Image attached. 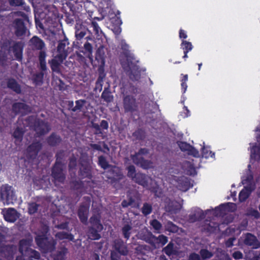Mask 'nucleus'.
Masks as SVG:
<instances>
[{
  "label": "nucleus",
  "mask_w": 260,
  "mask_h": 260,
  "mask_svg": "<svg viewBox=\"0 0 260 260\" xmlns=\"http://www.w3.org/2000/svg\"><path fill=\"white\" fill-rule=\"evenodd\" d=\"M133 181L138 184L143 186L144 187L151 190V191L154 192L157 197H159L161 193V191L156 182L151 177L144 174L141 173H137V175Z\"/></svg>",
  "instance_id": "1"
},
{
  "label": "nucleus",
  "mask_w": 260,
  "mask_h": 260,
  "mask_svg": "<svg viewBox=\"0 0 260 260\" xmlns=\"http://www.w3.org/2000/svg\"><path fill=\"white\" fill-rule=\"evenodd\" d=\"M35 240L44 252H51L55 249L56 242L52 237H41L40 233L35 238Z\"/></svg>",
  "instance_id": "2"
},
{
  "label": "nucleus",
  "mask_w": 260,
  "mask_h": 260,
  "mask_svg": "<svg viewBox=\"0 0 260 260\" xmlns=\"http://www.w3.org/2000/svg\"><path fill=\"white\" fill-rule=\"evenodd\" d=\"M1 198L4 201V204L10 205L14 203L15 197L11 186L5 185L2 187Z\"/></svg>",
  "instance_id": "3"
},
{
  "label": "nucleus",
  "mask_w": 260,
  "mask_h": 260,
  "mask_svg": "<svg viewBox=\"0 0 260 260\" xmlns=\"http://www.w3.org/2000/svg\"><path fill=\"white\" fill-rule=\"evenodd\" d=\"M66 169L64 164L60 162L57 161L52 169V175L56 181L63 183L64 182L66 176L63 171Z\"/></svg>",
  "instance_id": "4"
},
{
  "label": "nucleus",
  "mask_w": 260,
  "mask_h": 260,
  "mask_svg": "<svg viewBox=\"0 0 260 260\" xmlns=\"http://www.w3.org/2000/svg\"><path fill=\"white\" fill-rule=\"evenodd\" d=\"M242 241L243 244L253 249L260 248V241L257 237L250 233H247L243 235Z\"/></svg>",
  "instance_id": "5"
},
{
  "label": "nucleus",
  "mask_w": 260,
  "mask_h": 260,
  "mask_svg": "<svg viewBox=\"0 0 260 260\" xmlns=\"http://www.w3.org/2000/svg\"><path fill=\"white\" fill-rule=\"evenodd\" d=\"M16 250L17 248L15 246L3 244L0 246V255L7 260H12Z\"/></svg>",
  "instance_id": "6"
},
{
  "label": "nucleus",
  "mask_w": 260,
  "mask_h": 260,
  "mask_svg": "<svg viewBox=\"0 0 260 260\" xmlns=\"http://www.w3.org/2000/svg\"><path fill=\"white\" fill-rule=\"evenodd\" d=\"M123 68L132 80H138L140 79V73L137 66L131 62L127 65L124 64Z\"/></svg>",
  "instance_id": "7"
},
{
  "label": "nucleus",
  "mask_w": 260,
  "mask_h": 260,
  "mask_svg": "<svg viewBox=\"0 0 260 260\" xmlns=\"http://www.w3.org/2000/svg\"><path fill=\"white\" fill-rule=\"evenodd\" d=\"M34 129L38 136L47 134L50 129L47 123L43 120H37L34 124Z\"/></svg>",
  "instance_id": "8"
},
{
  "label": "nucleus",
  "mask_w": 260,
  "mask_h": 260,
  "mask_svg": "<svg viewBox=\"0 0 260 260\" xmlns=\"http://www.w3.org/2000/svg\"><path fill=\"white\" fill-rule=\"evenodd\" d=\"M123 103L125 112H132L137 110V105L136 100L132 96H125L123 98Z\"/></svg>",
  "instance_id": "9"
},
{
  "label": "nucleus",
  "mask_w": 260,
  "mask_h": 260,
  "mask_svg": "<svg viewBox=\"0 0 260 260\" xmlns=\"http://www.w3.org/2000/svg\"><path fill=\"white\" fill-rule=\"evenodd\" d=\"M165 208L167 212L176 213L182 208V205L175 201H171L169 198L165 200Z\"/></svg>",
  "instance_id": "10"
},
{
  "label": "nucleus",
  "mask_w": 260,
  "mask_h": 260,
  "mask_svg": "<svg viewBox=\"0 0 260 260\" xmlns=\"http://www.w3.org/2000/svg\"><path fill=\"white\" fill-rule=\"evenodd\" d=\"M65 59L66 58L56 55L53 59L49 61L53 72H55L57 74L61 73V64Z\"/></svg>",
  "instance_id": "11"
},
{
  "label": "nucleus",
  "mask_w": 260,
  "mask_h": 260,
  "mask_svg": "<svg viewBox=\"0 0 260 260\" xmlns=\"http://www.w3.org/2000/svg\"><path fill=\"white\" fill-rule=\"evenodd\" d=\"M113 247L115 249L114 251H116L118 254L126 255L128 253L127 246L120 239H115L113 241Z\"/></svg>",
  "instance_id": "12"
},
{
  "label": "nucleus",
  "mask_w": 260,
  "mask_h": 260,
  "mask_svg": "<svg viewBox=\"0 0 260 260\" xmlns=\"http://www.w3.org/2000/svg\"><path fill=\"white\" fill-rule=\"evenodd\" d=\"M13 111L16 114L24 115L30 112V108L23 103H17L13 105Z\"/></svg>",
  "instance_id": "13"
},
{
  "label": "nucleus",
  "mask_w": 260,
  "mask_h": 260,
  "mask_svg": "<svg viewBox=\"0 0 260 260\" xmlns=\"http://www.w3.org/2000/svg\"><path fill=\"white\" fill-rule=\"evenodd\" d=\"M13 25L15 29V34L17 36H22L25 33L26 28L21 19H16L13 22Z\"/></svg>",
  "instance_id": "14"
},
{
  "label": "nucleus",
  "mask_w": 260,
  "mask_h": 260,
  "mask_svg": "<svg viewBox=\"0 0 260 260\" xmlns=\"http://www.w3.org/2000/svg\"><path fill=\"white\" fill-rule=\"evenodd\" d=\"M69 44L66 37L63 40L59 41L57 47V54L56 55L66 58L68 56V51L66 47Z\"/></svg>",
  "instance_id": "15"
},
{
  "label": "nucleus",
  "mask_w": 260,
  "mask_h": 260,
  "mask_svg": "<svg viewBox=\"0 0 260 260\" xmlns=\"http://www.w3.org/2000/svg\"><path fill=\"white\" fill-rule=\"evenodd\" d=\"M88 212L89 206L88 205H81L78 211V215L80 221L85 224H87Z\"/></svg>",
  "instance_id": "16"
},
{
  "label": "nucleus",
  "mask_w": 260,
  "mask_h": 260,
  "mask_svg": "<svg viewBox=\"0 0 260 260\" xmlns=\"http://www.w3.org/2000/svg\"><path fill=\"white\" fill-rule=\"evenodd\" d=\"M2 213L6 220L13 222L18 218L17 211L13 208L3 210Z\"/></svg>",
  "instance_id": "17"
},
{
  "label": "nucleus",
  "mask_w": 260,
  "mask_h": 260,
  "mask_svg": "<svg viewBox=\"0 0 260 260\" xmlns=\"http://www.w3.org/2000/svg\"><path fill=\"white\" fill-rule=\"evenodd\" d=\"M41 148L42 145L39 142L32 143L27 149L28 156L31 158H34L38 155Z\"/></svg>",
  "instance_id": "18"
},
{
  "label": "nucleus",
  "mask_w": 260,
  "mask_h": 260,
  "mask_svg": "<svg viewBox=\"0 0 260 260\" xmlns=\"http://www.w3.org/2000/svg\"><path fill=\"white\" fill-rule=\"evenodd\" d=\"M32 242V239L28 238V239H23L19 243V251L23 255L27 253V251L31 249L29 248Z\"/></svg>",
  "instance_id": "19"
},
{
  "label": "nucleus",
  "mask_w": 260,
  "mask_h": 260,
  "mask_svg": "<svg viewBox=\"0 0 260 260\" xmlns=\"http://www.w3.org/2000/svg\"><path fill=\"white\" fill-rule=\"evenodd\" d=\"M23 47V44L21 42L14 43L11 47L10 50L13 51L17 59H21Z\"/></svg>",
  "instance_id": "20"
},
{
  "label": "nucleus",
  "mask_w": 260,
  "mask_h": 260,
  "mask_svg": "<svg viewBox=\"0 0 260 260\" xmlns=\"http://www.w3.org/2000/svg\"><path fill=\"white\" fill-rule=\"evenodd\" d=\"M178 145L183 151H187L189 154L194 156L198 155V151L189 144L183 142H178Z\"/></svg>",
  "instance_id": "21"
},
{
  "label": "nucleus",
  "mask_w": 260,
  "mask_h": 260,
  "mask_svg": "<svg viewBox=\"0 0 260 260\" xmlns=\"http://www.w3.org/2000/svg\"><path fill=\"white\" fill-rule=\"evenodd\" d=\"M133 162L136 165L140 166L144 169H148L153 167V162L143 158L138 159L137 157H134Z\"/></svg>",
  "instance_id": "22"
},
{
  "label": "nucleus",
  "mask_w": 260,
  "mask_h": 260,
  "mask_svg": "<svg viewBox=\"0 0 260 260\" xmlns=\"http://www.w3.org/2000/svg\"><path fill=\"white\" fill-rule=\"evenodd\" d=\"M30 43L32 48L37 50H42L45 47V44L43 41L37 37H34L30 40Z\"/></svg>",
  "instance_id": "23"
},
{
  "label": "nucleus",
  "mask_w": 260,
  "mask_h": 260,
  "mask_svg": "<svg viewBox=\"0 0 260 260\" xmlns=\"http://www.w3.org/2000/svg\"><path fill=\"white\" fill-rule=\"evenodd\" d=\"M90 222L92 227H94L99 231H102L103 225L100 222V216L99 214L93 215L90 218Z\"/></svg>",
  "instance_id": "24"
},
{
  "label": "nucleus",
  "mask_w": 260,
  "mask_h": 260,
  "mask_svg": "<svg viewBox=\"0 0 260 260\" xmlns=\"http://www.w3.org/2000/svg\"><path fill=\"white\" fill-rule=\"evenodd\" d=\"M177 182L178 185L177 186L180 190L185 191L189 188V184L186 178L181 177L178 179Z\"/></svg>",
  "instance_id": "25"
},
{
  "label": "nucleus",
  "mask_w": 260,
  "mask_h": 260,
  "mask_svg": "<svg viewBox=\"0 0 260 260\" xmlns=\"http://www.w3.org/2000/svg\"><path fill=\"white\" fill-rule=\"evenodd\" d=\"M242 183L245 185L244 186L250 187L252 189H255V185L253 181V177L251 172L243 180Z\"/></svg>",
  "instance_id": "26"
},
{
  "label": "nucleus",
  "mask_w": 260,
  "mask_h": 260,
  "mask_svg": "<svg viewBox=\"0 0 260 260\" xmlns=\"http://www.w3.org/2000/svg\"><path fill=\"white\" fill-rule=\"evenodd\" d=\"M132 230V223L131 222L124 223L121 230L123 236L125 239H128L129 238Z\"/></svg>",
  "instance_id": "27"
},
{
  "label": "nucleus",
  "mask_w": 260,
  "mask_h": 260,
  "mask_svg": "<svg viewBox=\"0 0 260 260\" xmlns=\"http://www.w3.org/2000/svg\"><path fill=\"white\" fill-rule=\"evenodd\" d=\"M105 52L103 46H100L96 51L95 59L101 63V65L105 64Z\"/></svg>",
  "instance_id": "28"
},
{
  "label": "nucleus",
  "mask_w": 260,
  "mask_h": 260,
  "mask_svg": "<svg viewBox=\"0 0 260 260\" xmlns=\"http://www.w3.org/2000/svg\"><path fill=\"white\" fill-rule=\"evenodd\" d=\"M254 189H252L250 187L244 186V188L241 191L239 194V201L240 202L245 201L249 196L251 192Z\"/></svg>",
  "instance_id": "29"
},
{
  "label": "nucleus",
  "mask_w": 260,
  "mask_h": 260,
  "mask_svg": "<svg viewBox=\"0 0 260 260\" xmlns=\"http://www.w3.org/2000/svg\"><path fill=\"white\" fill-rule=\"evenodd\" d=\"M7 86L17 93L21 92V87L16 81L13 79H10L7 82Z\"/></svg>",
  "instance_id": "30"
},
{
  "label": "nucleus",
  "mask_w": 260,
  "mask_h": 260,
  "mask_svg": "<svg viewBox=\"0 0 260 260\" xmlns=\"http://www.w3.org/2000/svg\"><path fill=\"white\" fill-rule=\"evenodd\" d=\"M86 103V101L80 100L75 102V105L73 103L70 105L71 110L74 111H80Z\"/></svg>",
  "instance_id": "31"
},
{
  "label": "nucleus",
  "mask_w": 260,
  "mask_h": 260,
  "mask_svg": "<svg viewBox=\"0 0 260 260\" xmlns=\"http://www.w3.org/2000/svg\"><path fill=\"white\" fill-rule=\"evenodd\" d=\"M251 157L256 160H260V145L255 144L251 149Z\"/></svg>",
  "instance_id": "32"
},
{
  "label": "nucleus",
  "mask_w": 260,
  "mask_h": 260,
  "mask_svg": "<svg viewBox=\"0 0 260 260\" xmlns=\"http://www.w3.org/2000/svg\"><path fill=\"white\" fill-rule=\"evenodd\" d=\"M46 53L44 51H41L40 52L39 59L40 68L43 71H45L47 69V67L45 61V57H46Z\"/></svg>",
  "instance_id": "33"
},
{
  "label": "nucleus",
  "mask_w": 260,
  "mask_h": 260,
  "mask_svg": "<svg viewBox=\"0 0 260 260\" xmlns=\"http://www.w3.org/2000/svg\"><path fill=\"white\" fill-rule=\"evenodd\" d=\"M163 251L169 256L177 253V250L174 247V244L171 242L163 249Z\"/></svg>",
  "instance_id": "34"
},
{
  "label": "nucleus",
  "mask_w": 260,
  "mask_h": 260,
  "mask_svg": "<svg viewBox=\"0 0 260 260\" xmlns=\"http://www.w3.org/2000/svg\"><path fill=\"white\" fill-rule=\"evenodd\" d=\"M99 231V230L94 227L90 228L88 233L89 238L91 240L99 239L100 238V235L98 234Z\"/></svg>",
  "instance_id": "35"
},
{
  "label": "nucleus",
  "mask_w": 260,
  "mask_h": 260,
  "mask_svg": "<svg viewBox=\"0 0 260 260\" xmlns=\"http://www.w3.org/2000/svg\"><path fill=\"white\" fill-rule=\"evenodd\" d=\"M75 37L78 40H81L86 35V31L82 29V26L80 24L76 26Z\"/></svg>",
  "instance_id": "36"
},
{
  "label": "nucleus",
  "mask_w": 260,
  "mask_h": 260,
  "mask_svg": "<svg viewBox=\"0 0 260 260\" xmlns=\"http://www.w3.org/2000/svg\"><path fill=\"white\" fill-rule=\"evenodd\" d=\"M55 237L60 240L68 239L70 241H73L74 239V236L72 234H68L64 232H58L56 233Z\"/></svg>",
  "instance_id": "37"
},
{
  "label": "nucleus",
  "mask_w": 260,
  "mask_h": 260,
  "mask_svg": "<svg viewBox=\"0 0 260 260\" xmlns=\"http://www.w3.org/2000/svg\"><path fill=\"white\" fill-rule=\"evenodd\" d=\"M84 48L85 50L86 53H87V57L89 59L90 62H92L93 61V57H92V46L88 42H86L84 45Z\"/></svg>",
  "instance_id": "38"
},
{
  "label": "nucleus",
  "mask_w": 260,
  "mask_h": 260,
  "mask_svg": "<svg viewBox=\"0 0 260 260\" xmlns=\"http://www.w3.org/2000/svg\"><path fill=\"white\" fill-rule=\"evenodd\" d=\"M111 171L113 173V176H112V178H113L114 179L120 180L123 178V174L118 168L113 167L111 169Z\"/></svg>",
  "instance_id": "39"
},
{
  "label": "nucleus",
  "mask_w": 260,
  "mask_h": 260,
  "mask_svg": "<svg viewBox=\"0 0 260 260\" xmlns=\"http://www.w3.org/2000/svg\"><path fill=\"white\" fill-rule=\"evenodd\" d=\"M48 142L50 145L54 146L61 142V139L59 136L55 134H52L49 137Z\"/></svg>",
  "instance_id": "40"
},
{
  "label": "nucleus",
  "mask_w": 260,
  "mask_h": 260,
  "mask_svg": "<svg viewBox=\"0 0 260 260\" xmlns=\"http://www.w3.org/2000/svg\"><path fill=\"white\" fill-rule=\"evenodd\" d=\"M44 74L42 72L38 73L33 75L32 79L37 85L41 84L43 82Z\"/></svg>",
  "instance_id": "41"
},
{
  "label": "nucleus",
  "mask_w": 260,
  "mask_h": 260,
  "mask_svg": "<svg viewBox=\"0 0 260 260\" xmlns=\"http://www.w3.org/2000/svg\"><path fill=\"white\" fill-rule=\"evenodd\" d=\"M246 215L247 216H250L254 217L255 218H259L260 217L259 212L256 209L252 208H248L246 210Z\"/></svg>",
  "instance_id": "42"
},
{
  "label": "nucleus",
  "mask_w": 260,
  "mask_h": 260,
  "mask_svg": "<svg viewBox=\"0 0 260 260\" xmlns=\"http://www.w3.org/2000/svg\"><path fill=\"white\" fill-rule=\"evenodd\" d=\"M24 132L22 128L17 127L13 133V137L17 141L20 142L22 140Z\"/></svg>",
  "instance_id": "43"
},
{
  "label": "nucleus",
  "mask_w": 260,
  "mask_h": 260,
  "mask_svg": "<svg viewBox=\"0 0 260 260\" xmlns=\"http://www.w3.org/2000/svg\"><path fill=\"white\" fill-rule=\"evenodd\" d=\"M148 153V149L146 148H141L140 149L139 151L135 153L134 155H131V158L132 160L133 161V159L134 157H137L138 159L143 158V157L141 156L142 155H146Z\"/></svg>",
  "instance_id": "44"
},
{
  "label": "nucleus",
  "mask_w": 260,
  "mask_h": 260,
  "mask_svg": "<svg viewBox=\"0 0 260 260\" xmlns=\"http://www.w3.org/2000/svg\"><path fill=\"white\" fill-rule=\"evenodd\" d=\"M166 229L171 232L176 233L178 231V228L177 226L175 225L173 222L171 221H168L166 225Z\"/></svg>",
  "instance_id": "45"
},
{
  "label": "nucleus",
  "mask_w": 260,
  "mask_h": 260,
  "mask_svg": "<svg viewBox=\"0 0 260 260\" xmlns=\"http://www.w3.org/2000/svg\"><path fill=\"white\" fill-rule=\"evenodd\" d=\"M67 249L62 248L59 251L54 257V260H64V256L67 253Z\"/></svg>",
  "instance_id": "46"
},
{
  "label": "nucleus",
  "mask_w": 260,
  "mask_h": 260,
  "mask_svg": "<svg viewBox=\"0 0 260 260\" xmlns=\"http://www.w3.org/2000/svg\"><path fill=\"white\" fill-rule=\"evenodd\" d=\"M81 175L83 177H90L91 175L90 168L88 166H82L80 170Z\"/></svg>",
  "instance_id": "47"
},
{
  "label": "nucleus",
  "mask_w": 260,
  "mask_h": 260,
  "mask_svg": "<svg viewBox=\"0 0 260 260\" xmlns=\"http://www.w3.org/2000/svg\"><path fill=\"white\" fill-rule=\"evenodd\" d=\"M25 256H28L30 258H34L36 259H39L40 257V253L38 251L32 249L27 251V253Z\"/></svg>",
  "instance_id": "48"
},
{
  "label": "nucleus",
  "mask_w": 260,
  "mask_h": 260,
  "mask_svg": "<svg viewBox=\"0 0 260 260\" xmlns=\"http://www.w3.org/2000/svg\"><path fill=\"white\" fill-rule=\"evenodd\" d=\"M127 176L129 178H131L133 180L135 179L136 176L137 175V173H136V169L135 167L131 165L127 167Z\"/></svg>",
  "instance_id": "49"
},
{
  "label": "nucleus",
  "mask_w": 260,
  "mask_h": 260,
  "mask_svg": "<svg viewBox=\"0 0 260 260\" xmlns=\"http://www.w3.org/2000/svg\"><path fill=\"white\" fill-rule=\"evenodd\" d=\"M99 164L104 169H106L110 167V165L108 164L106 158L103 156L99 157Z\"/></svg>",
  "instance_id": "50"
},
{
  "label": "nucleus",
  "mask_w": 260,
  "mask_h": 260,
  "mask_svg": "<svg viewBox=\"0 0 260 260\" xmlns=\"http://www.w3.org/2000/svg\"><path fill=\"white\" fill-rule=\"evenodd\" d=\"M200 255L203 259L211 258L213 255V253L208 250L202 249L200 251Z\"/></svg>",
  "instance_id": "51"
},
{
  "label": "nucleus",
  "mask_w": 260,
  "mask_h": 260,
  "mask_svg": "<svg viewBox=\"0 0 260 260\" xmlns=\"http://www.w3.org/2000/svg\"><path fill=\"white\" fill-rule=\"evenodd\" d=\"M184 167L188 168V173L191 175H194L196 174V170L193 166L189 161H186L184 164Z\"/></svg>",
  "instance_id": "52"
},
{
  "label": "nucleus",
  "mask_w": 260,
  "mask_h": 260,
  "mask_svg": "<svg viewBox=\"0 0 260 260\" xmlns=\"http://www.w3.org/2000/svg\"><path fill=\"white\" fill-rule=\"evenodd\" d=\"M102 98L107 102H110L113 100V96L107 90H104L102 94Z\"/></svg>",
  "instance_id": "53"
},
{
  "label": "nucleus",
  "mask_w": 260,
  "mask_h": 260,
  "mask_svg": "<svg viewBox=\"0 0 260 260\" xmlns=\"http://www.w3.org/2000/svg\"><path fill=\"white\" fill-rule=\"evenodd\" d=\"M151 236L153 239L157 240L158 243H161L163 245L166 244L168 242L167 237L163 235H159L158 237H156L152 234Z\"/></svg>",
  "instance_id": "54"
},
{
  "label": "nucleus",
  "mask_w": 260,
  "mask_h": 260,
  "mask_svg": "<svg viewBox=\"0 0 260 260\" xmlns=\"http://www.w3.org/2000/svg\"><path fill=\"white\" fill-rule=\"evenodd\" d=\"M152 211V207L150 205L145 203L142 208V212L145 215L149 214Z\"/></svg>",
  "instance_id": "55"
},
{
  "label": "nucleus",
  "mask_w": 260,
  "mask_h": 260,
  "mask_svg": "<svg viewBox=\"0 0 260 260\" xmlns=\"http://www.w3.org/2000/svg\"><path fill=\"white\" fill-rule=\"evenodd\" d=\"M48 231L49 229L48 226L46 225H43L41 227V229L39 230L36 233L37 236H38L40 233L41 237H47L46 236V234L48 233Z\"/></svg>",
  "instance_id": "56"
},
{
  "label": "nucleus",
  "mask_w": 260,
  "mask_h": 260,
  "mask_svg": "<svg viewBox=\"0 0 260 260\" xmlns=\"http://www.w3.org/2000/svg\"><path fill=\"white\" fill-rule=\"evenodd\" d=\"M150 225L156 231L160 230L162 228V225L159 221L156 219H153L150 222Z\"/></svg>",
  "instance_id": "57"
},
{
  "label": "nucleus",
  "mask_w": 260,
  "mask_h": 260,
  "mask_svg": "<svg viewBox=\"0 0 260 260\" xmlns=\"http://www.w3.org/2000/svg\"><path fill=\"white\" fill-rule=\"evenodd\" d=\"M39 205L35 203H31L28 206V212L29 214H32L36 213L38 208Z\"/></svg>",
  "instance_id": "58"
},
{
  "label": "nucleus",
  "mask_w": 260,
  "mask_h": 260,
  "mask_svg": "<svg viewBox=\"0 0 260 260\" xmlns=\"http://www.w3.org/2000/svg\"><path fill=\"white\" fill-rule=\"evenodd\" d=\"M71 187L75 190H78L82 187V184L81 181L74 180L71 183Z\"/></svg>",
  "instance_id": "59"
},
{
  "label": "nucleus",
  "mask_w": 260,
  "mask_h": 260,
  "mask_svg": "<svg viewBox=\"0 0 260 260\" xmlns=\"http://www.w3.org/2000/svg\"><path fill=\"white\" fill-rule=\"evenodd\" d=\"M229 205H221L219 206L218 208L216 209V211H220V215H222L223 214L225 213V212L226 211H229Z\"/></svg>",
  "instance_id": "60"
},
{
  "label": "nucleus",
  "mask_w": 260,
  "mask_h": 260,
  "mask_svg": "<svg viewBox=\"0 0 260 260\" xmlns=\"http://www.w3.org/2000/svg\"><path fill=\"white\" fill-rule=\"evenodd\" d=\"M203 216V215L202 216L199 215V213H194V214L190 215L189 220L190 222H193L196 220L203 218L204 217Z\"/></svg>",
  "instance_id": "61"
},
{
  "label": "nucleus",
  "mask_w": 260,
  "mask_h": 260,
  "mask_svg": "<svg viewBox=\"0 0 260 260\" xmlns=\"http://www.w3.org/2000/svg\"><path fill=\"white\" fill-rule=\"evenodd\" d=\"M77 165V159L74 156L71 157L69 164V167L70 170L74 169Z\"/></svg>",
  "instance_id": "62"
},
{
  "label": "nucleus",
  "mask_w": 260,
  "mask_h": 260,
  "mask_svg": "<svg viewBox=\"0 0 260 260\" xmlns=\"http://www.w3.org/2000/svg\"><path fill=\"white\" fill-rule=\"evenodd\" d=\"M9 3L13 6H19L23 4V0H9Z\"/></svg>",
  "instance_id": "63"
},
{
  "label": "nucleus",
  "mask_w": 260,
  "mask_h": 260,
  "mask_svg": "<svg viewBox=\"0 0 260 260\" xmlns=\"http://www.w3.org/2000/svg\"><path fill=\"white\" fill-rule=\"evenodd\" d=\"M111 260H119L120 255L115 251H111L110 252Z\"/></svg>",
  "instance_id": "64"
}]
</instances>
